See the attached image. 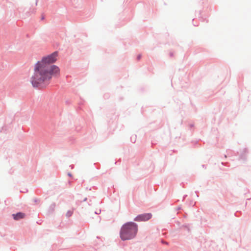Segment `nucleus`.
Listing matches in <instances>:
<instances>
[{
	"label": "nucleus",
	"mask_w": 251,
	"mask_h": 251,
	"mask_svg": "<svg viewBox=\"0 0 251 251\" xmlns=\"http://www.w3.org/2000/svg\"><path fill=\"white\" fill-rule=\"evenodd\" d=\"M58 51L44 56L41 61L35 64L34 73L31 77V83L35 88L42 89L50 83L52 77L57 78L60 75L59 68L53 64L57 60Z\"/></svg>",
	"instance_id": "obj_1"
},
{
	"label": "nucleus",
	"mask_w": 251,
	"mask_h": 251,
	"mask_svg": "<svg viewBox=\"0 0 251 251\" xmlns=\"http://www.w3.org/2000/svg\"><path fill=\"white\" fill-rule=\"evenodd\" d=\"M138 225L133 222L125 223L121 227L120 237L122 241L129 240L134 239L137 233Z\"/></svg>",
	"instance_id": "obj_2"
},
{
	"label": "nucleus",
	"mask_w": 251,
	"mask_h": 251,
	"mask_svg": "<svg viewBox=\"0 0 251 251\" xmlns=\"http://www.w3.org/2000/svg\"><path fill=\"white\" fill-rule=\"evenodd\" d=\"M151 217L152 214L150 213H143L137 215L134 219V221L136 222L147 221L151 219Z\"/></svg>",
	"instance_id": "obj_3"
},
{
	"label": "nucleus",
	"mask_w": 251,
	"mask_h": 251,
	"mask_svg": "<svg viewBox=\"0 0 251 251\" xmlns=\"http://www.w3.org/2000/svg\"><path fill=\"white\" fill-rule=\"evenodd\" d=\"M12 216L15 220L18 221L24 219L25 216V214L23 212H18L16 214H13Z\"/></svg>",
	"instance_id": "obj_4"
},
{
	"label": "nucleus",
	"mask_w": 251,
	"mask_h": 251,
	"mask_svg": "<svg viewBox=\"0 0 251 251\" xmlns=\"http://www.w3.org/2000/svg\"><path fill=\"white\" fill-rule=\"evenodd\" d=\"M247 152H248L247 149H246V148L244 149V153L240 155V159H246V155H245V154Z\"/></svg>",
	"instance_id": "obj_5"
},
{
	"label": "nucleus",
	"mask_w": 251,
	"mask_h": 251,
	"mask_svg": "<svg viewBox=\"0 0 251 251\" xmlns=\"http://www.w3.org/2000/svg\"><path fill=\"white\" fill-rule=\"evenodd\" d=\"M72 214H73V211H72L71 210H69L67 212L66 215L67 217H70L72 215Z\"/></svg>",
	"instance_id": "obj_6"
},
{
	"label": "nucleus",
	"mask_w": 251,
	"mask_h": 251,
	"mask_svg": "<svg viewBox=\"0 0 251 251\" xmlns=\"http://www.w3.org/2000/svg\"><path fill=\"white\" fill-rule=\"evenodd\" d=\"M33 201H34V202L37 203V202H39L40 201L38 199L35 198L33 199Z\"/></svg>",
	"instance_id": "obj_7"
},
{
	"label": "nucleus",
	"mask_w": 251,
	"mask_h": 251,
	"mask_svg": "<svg viewBox=\"0 0 251 251\" xmlns=\"http://www.w3.org/2000/svg\"><path fill=\"white\" fill-rule=\"evenodd\" d=\"M182 227H185L187 229H188V230H189V228L188 225H183Z\"/></svg>",
	"instance_id": "obj_8"
},
{
	"label": "nucleus",
	"mask_w": 251,
	"mask_h": 251,
	"mask_svg": "<svg viewBox=\"0 0 251 251\" xmlns=\"http://www.w3.org/2000/svg\"><path fill=\"white\" fill-rule=\"evenodd\" d=\"M141 57H142V55L141 54H139L137 55V59L138 60H139L141 58Z\"/></svg>",
	"instance_id": "obj_9"
},
{
	"label": "nucleus",
	"mask_w": 251,
	"mask_h": 251,
	"mask_svg": "<svg viewBox=\"0 0 251 251\" xmlns=\"http://www.w3.org/2000/svg\"><path fill=\"white\" fill-rule=\"evenodd\" d=\"M162 243L163 244H166V245H168V242H166V241H164V240H162Z\"/></svg>",
	"instance_id": "obj_10"
},
{
	"label": "nucleus",
	"mask_w": 251,
	"mask_h": 251,
	"mask_svg": "<svg viewBox=\"0 0 251 251\" xmlns=\"http://www.w3.org/2000/svg\"><path fill=\"white\" fill-rule=\"evenodd\" d=\"M92 201L91 200H89V202H88V204L89 205H92Z\"/></svg>",
	"instance_id": "obj_11"
},
{
	"label": "nucleus",
	"mask_w": 251,
	"mask_h": 251,
	"mask_svg": "<svg viewBox=\"0 0 251 251\" xmlns=\"http://www.w3.org/2000/svg\"><path fill=\"white\" fill-rule=\"evenodd\" d=\"M187 195H185L183 196L182 201H184V199L187 197Z\"/></svg>",
	"instance_id": "obj_12"
},
{
	"label": "nucleus",
	"mask_w": 251,
	"mask_h": 251,
	"mask_svg": "<svg viewBox=\"0 0 251 251\" xmlns=\"http://www.w3.org/2000/svg\"><path fill=\"white\" fill-rule=\"evenodd\" d=\"M68 176L70 177H72V175L71 174V173H68Z\"/></svg>",
	"instance_id": "obj_13"
},
{
	"label": "nucleus",
	"mask_w": 251,
	"mask_h": 251,
	"mask_svg": "<svg viewBox=\"0 0 251 251\" xmlns=\"http://www.w3.org/2000/svg\"><path fill=\"white\" fill-rule=\"evenodd\" d=\"M189 126L191 128H192L194 126V124H190Z\"/></svg>",
	"instance_id": "obj_14"
},
{
	"label": "nucleus",
	"mask_w": 251,
	"mask_h": 251,
	"mask_svg": "<svg viewBox=\"0 0 251 251\" xmlns=\"http://www.w3.org/2000/svg\"><path fill=\"white\" fill-rule=\"evenodd\" d=\"M170 56L171 57H173V52H170Z\"/></svg>",
	"instance_id": "obj_15"
},
{
	"label": "nucleus",
	"mask_w": 251,
	"mask_h": 251,
	"mask_svg": "<svg viewBox=\"0 0 251 251\" xmlns=\"http://www.w3.org/2000/svg\"><path fill=\"white\" fill-rule=\"evenodd\" d=\"M87 200V198H85L83 199V201H86Z\"/></svg>",
	"instance_id": "obj_16"
},
{
	"label": "nucleus",
	"mask_w": 251,
	"mask_h": 251,
	"mask_svg": "<svg viewBox=\"0 0 251 251\" xmlns=\"http://www.w3.org/2000/svg\"><path fill=\"white\" fill-rule=\"evenodd\" d=\"M181 207L179 206V207H178L177 208V210H180V209H181Z\"/></svg>",
	"instance_id": "obj_17"
},
{
	"label": "nucleus",
	"mask_w": 251,
	"mask_h": 251,
	"mask_svg": "<svg viewBox=\"0 0 251 251\" xmlns=\"http://www.w3.org/2000/svg\"><path fill=\"white\" fill-rule=\"evenodd\" d=\"M74 165H71L70 166V167L71 168V169H73L74 168Z\"/></svg>",
	"instance_id": "obj_18"
},
{
	"label": "nucleus",
	"mask_w": 251,
	"mask_h": 251,
	"mask_svg": "<svg viewBox=\"0 0 251 251\" xmlns=\"http://www.w3.org/2000/svg\"><path fill=\"white\" fill-rule=\"evenodd\" d=\"M202 167L203 168H206V167H205V165H202Z\"/></svg>",
	"instance_id": "obj_19"
},
{
	"label": "nucleus",
	"mask_w": 251,
	"mask_h": 251,
	"mask_svg": "<svg viewBox=\"0 0 251 251\" xmlns=\"http://www.w3.org/2000/svg\"><path fill=\"white\" fill-rule=\"evenodd\" d=\"M44 18H45L44 16H42V18H41V19H42V20H43V19H44Z\"/></svg>",
	"instance_id": "obj_20"
},
{
	"label": "nucleus",
	"mask_w": 251,
	"mask_h": 251,
	"mask_svg": "<svg viewBox=\"0 0 251 251\" xmlns=\"http://www.w3.org/2000/svg\"><path fill=\"white\" fill-rule=\"evenodd\" d=\"M195 193L197 194V197H199V196L198 195V191H196Z\"/></svg>",
	"instance_id": "obj_21"
},
{
	"label": "nucleus",
	"mask_w": 251,
	"mask_h": 251,
	"mask_svg": "<svg viewBox=\"0 0 251 251\" xmlns=\"http://www.w3.org/2000/svg\"><path fill=\"white\" fill-rule=\"evenodd\" d=\"M51 206H55V204H54V203L52 204H51Z\"/></svg>",
	"instance_id": "obj_22"
},
{
	"label": "nucleus",
	"mask_w": 251,
	"mask_h": 251,
	"mask_svg": "<svg viewBox=\"0 0 251 251\" xmlns=\"http://www.w3.org/2000/svg\"><path fill=\"white\" fill-rule=\"evenodd\" d=\"M131 141H132V140H134V139H132V137L131 138Z\"/></svg>",
	"instance_id": "obj_23"
},
{
	"label": "nucleus",
	"mask_w": 251,
	"mask_h": 251,
	"mask_svg": "<svg viewBox=\"0 0 251 251\" xmlns=\"http://www.w3.org/2000/svg\"><path fill=\"white\" fill-rule=\"evenodd\" d=\"M131 141H132V140H134V139H132V137L131 138Z\"/></svg>",
	"instance_id": "obj_24"
},
{
	"label": "nucleus",
	"mask_w": 251,
	"mask_h": 251,
	"mask_svg": "<svg viewBox=\"0 0 251 251\" xmlns=\"http://www.w3.org/2000/svg\"><path fill=\"white\" fill-rule=\"evenodd\" d=\"M105 97H107V96L104 95Z\"/></svg>",
	"instance_id": "obj_25"
},
{
	"label": "nucleus",
	"mask_w": 251,
	"mask_h": 251,
	"mask_svg": "<svg viewBox=\"0 0 251 251\" xmlns=\"http://www.w3.org/2000/svg\"><path fill=\"white\" fill-rule=\"evenodd\" d=\"M105 97H107V96L104 95Z\"/></svg>",
	"instance_id": "obj_26"
},
{
	"label": "nucleus",
	"mask_w": 251,
	"mask_h": 251,
	"mask_svg": "<svg viewBox=\"0 0 251 251\" xmlns=\"http://www.w3.org/2000/svg\"><path fill=\"white\" fill-rule=\"evenodd\" d=\"M37 0H36V3H37Z\"/></svg>",
	"instance_id": "obj_27"
}]
</instances>
